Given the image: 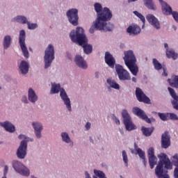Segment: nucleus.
Masks as SVG:
<instances>
[{"mask_svg":"<svg viewBox=\"0 0 178 178\" xmlns=\"http://www.w3.org/2000/svg\"><path fill=\"white\" fill-rule=\"evenodd\" d=\"M3 127L6 131H8V133H15V131L16 130L15 125H13L9 121L4 122V125Z\"/></svg>","mask_w":178,"mask_h":178,"instance_id":"25","label":"nucleus"},{"mask_svg":"<svg viewBox=\"0 0 178 178\" xmlns=\"http://www.w3.org/2000/svg\"><path fill=\"white\" fill-rule=\"evenodd\" d=\"M75 63L77 65V66H79V67H81V69H87L88 67L87 63L81 56H76Z\"/></svg>","mask_w":178,"mask_h":178,"instance_id":"20","label":"nucleus"},{"mask_svg":"<svg viewBox=\"0 0 178 178\" xmlns=\"http://www.w3.org/2000/svg\"><path fill=\"white\" fill-rule=\"evenodd\" d=\"M147 156L150 169H154V168H155V165H156V162H158V159L155 156V149H154V147H150L148 149Z\"/></svg>","mask_w":178,"mask_h":178,"instance_id":"13","label":"nucleus"},{"mask_svg":"<svg viewBox=\"0 0 178 178\" xmlns=\"http://www.w3.org/2000/svg\"><path fill=\"white\" fill-rule=\"evenodd\" d=\"M170 145V135H169V132L165 131L161 135V148H164V149H168V147Z\"/></svg>","mask_w":178,"mask_h":178,"instance_id":"16","label":"nucleus"},{"mask_svg":"<svg viewBox=\"0 0 178 178\" xmlns=\"http://www.w3.org/2000/svg\"><path fill=\"white\" fill-rule=\"evenodd\" d=\"M22 102H24V104H29V100H27V97L23 96L22 98Z\"/></svg>","mask_w":178,"mask_h":178,"instance_id":"44","label":"nucleus"},{"mask_svg":"<svg viewBox=\"0 0 178 178\" xmlns=\"http://www.w3.org/2000/svg\"><path fill=\"white\" fill-rule=\"evenodd\" d=\"M19 70L22 74H27L29 73V63L22 60L19 65Z\"/></svg>","mask_w":178,"mask_h":178,"instance_id":"24","label":"nucleus"},{"mask_svg":"<svg viewBox=\"0 0 178 178\" xmlns=\"http://www.w3.org/2000/svg\"><path fill=\"white\" fill-rule=\"evenodd\" d=\"M134 13L136 16H137V17L140 19L141 22H143V25L142 27L144 28L145 24V17H144L141 13H138V11H134Z\"/></svg>","mask_w":178,"mask_h":178,"instance_id":"37","label":"nucleus"},{"mask_svg":"<svg viewBox=\"0 0 178 178\" xmlns=\"http://www.w3.org/2000/svg\"><path fill=\"white\" fill-rule=\"evenodd\" d=\"M85 175H86V178H91V177L90 176V174L88 172H86Z\"/></svg>","mask_w":178,"mask_h":178,"instance_id":"50","label":"nucleus"},{"mask_svg":"<svg viewBox=\"0 0 178 178\" xmlns=\"http://www.w3.org/2000/svg\"><path fill=\"white\" fill-rule=\"evenodd\" d=\"M85 127H86V130H90V129L91 128V123L87 122Z\"/></svg>","mask_w":178,"mask_h":178,"instance_id":"47","label":"nucleus"},{"mask_svg":"<svg viewBox=\"0 0 178 178\" xmlns=\"http://www.w3.org/2000/svg\"><path fill=\"white\" fill-rule=\"evenodd\" d=\"M136 97L139 102H144V104H151V99L143 92L140 88L136 89Z\"/></svg>","mask_w":178,"mask_h":178,"instance_id":"14","label":"nucleus"},{"mask_svg":"<svg viewBox=\"0 0 178 178\" xmlns=\"http://www.w3.org/2000/svg\"><path fill=\"white\" fill-rule=\"evenodd\" d=\"M27 155V142L26 140L21 141L20 145L17 150V156L19 159H24Z\"/></svg>","mask_w":178,"mask_h":178,"instance_id":"12","label":"nucleus"},{"mask_svg":"<svg viewBox=\"0 0 178 178\" xmlns=\"http://www.w3.org/2000/svg\"><path fill=\"white\" fill-rule=\"evenodd\" d=\"M114 121L116 123V124H120V120H119V119H118V118L115 117L114 118Z\"/></svg>","mask_w":178,"mask_h":178,"instance_id":"48","label":"nucleus"},{"mask_svg":"<svg viewBox=\"0 0 178 178\" xmlns=\"http://www.w3.org/2000/svg\"><path fill=\"white\" fill-rule=\"evenodd\" d=\"M124 60L126 66L134 76H137L138 73V66L136 64L137 60L136 59V56H134V52L131 50H129L124 51Z\"/></svg>","mask_w":178,"mask_h":178,"instance_id":"4","label":"nucleus"},{"mask_svg":"<svg viewBox=\"0 0 178 178\" xmlns=\"http://www.w3.org/2000/svg\"><path fill=\"white\" fill-rule=\"evenodd\" d=\"M112 19V12L109 8L105 7L101 14H99L95 22L90 27L89 33L94 34L95 30H99V31H112L113 29V24L111 23H106V22Z\"/></svg>","mask_w":178,"mask_h":178,"instance_id":"2","label":"nucleus"},{"mask_svg":"<svg viewBox=\"0 0 178 178\" xmlns=\"http://www.w3.org/2000/svg\"><path fill=\"white\" fill-rule=\"evenodd\" d=\"M164 47L165 48L168 49L169 47V46L168 45V43H165L164 44Z\"/></svg>","mask_w":178,"mask_h":178,"instance_id":"53","label":"nucleus"},{"mask_svg":"<svg viewBox=\"0 0 178 178\" xmlns=\"http://www.w3.org/2000/svg\"><path fill=\"white\" fill-rule=\"evenodd\" d=\"M70 37L72 42H76L81 47H83L84 53L87 55L92 52V45L88 44V40L84 33V29L81 27H77L70 33Z\"/></svg>","mask_w":178,"mask_h":178,"instance_id":"3","label":"nucleus"},{"mask_svg":"<svg viewBox=\"0 0 178 178\" xmlns=\"http://www.w3.org/2000/svg\"><path fill=\"white\" fill-rule=\"evenodd\" d=\"M2 178H6V176H3Z\"/></svg>","mask_w":178,"mask_h":178,"instance_id":"58","label":"nucleus"},{"mask_svg":"<svg viewBox=\"0 0 178 178\" xmlns=\"http://www.w3.org/2000/svg\"><path fill=\"white\" fill-rule=\"evenodd\" d=\"M166 56L167 58L169 59L172 58L174 60H176V59L178 58V54L177 53H175L174 50H167L166 51Z\"/></svg>","mask_w":178,"mask_h":178,"instance_id":"30","label":"nucleus"},{"mask_svg":"<svg viewBox=\"0 0 178 178\" xmlns=\"http://www.w3.org/2000/svg\"><path fill=\"white\" fill-rule=\"evenodd\" d=\"M122 159L124 162V165L127 168L129 166V159L127 158V153L125 150L122 151Z\"/></svg>","mask_w":178,"mask_h":178,"instance_id":"39","label":"nucleus"},{"mask_svg":"<svg viewBox=\"0 0 178 178\" xmlns=\"http://www.w3.org/2000/svg\"><path fill=\"white\" fill-rule=\"evenodd\" d=\"M95 10L97 13V17L99 15H101L102 12H104V9L102 10V6L99 3H95Z\"/></svg>","mask_w":178,"mask_h":178,"instance_id":"35","label":"nucleus"},{"mask_svg":"<svg viewBox=\"0 0 178 178\" xmlns=\"http://www.w3.org/2000/svg\"><path fill=\"white\" fill-rule=\"evenodd\" d=\"M159 1L161 5V9H162L163 13L164 15H170V12H172V7L168 5V3H165L163 0H159Z\"/></svg>","mask_w":178,"mask_h":178,"instance_id":"22","label":"nucleus"},{"mask_svg":"<svg viewBox=\"0 0 178 178\" xmlns=\"http://www.w3.org/2000/svg\"><path fill=\"white\" fill-rule=\"evenodd\" d=\"M174 109H176V111H178V104L174 106Z\"/></svg>","mask_w":178,"mask_h":178,"instance_id":"54","label":"nucleus"},{"mask_svg":"<svg viewBox=\"0 0 178 178\" xmlns=\"http://www.w3.org/2000/svg\"><path fill=\"white\" fill-rule=\"evenodd\" d=\"M14 20H15L18 23H22V24H26L29 22L26 17L22 15L17 16L15 18H14Z\"/></svg>","mask_w":178,"mask_h":178,"instance_id":"33","label":"nucleus"},{"mask_svg":"<svg viewBox=\"0 0 178 178\" xmlns=\"http://www.w3.org/2000/svg\"><path fill=\"white\" fill-rule=\"evenodd\" d=\"M168 119H170V120H178V117L177 115L173 113H168Z\"/></svg>","mask_w":178,"mask_h":178,"instance_id":"43","label":"nucleus"},{"mask_svg":"<svg viewBox=\"0 0 178 178\" xmlns=\"http://www.w3.org/2000/svg\"><path fill=\"white\" fill-rule=\"evenodd\" d=\"M13 168L19 175L22 176H30V170L19 161L14 160L12 163Z\"/></svg>","mask_w":178,"mask_h":178,"instance_id":"7","label":"nucleus"},{"mask_svg":"<svg viewBox=\"0 0 178 178\" xmlns=\"http://www.w3.org/2000/svg\"><path fill=\"white\" fill-rule=\"evenodd\" d=\"M28 99L32 104H35L38 101V96L35 94V92L33 88H29L28 92Z\"/></svg>","mask_w":178,"mask_h":178,"instance_id":"21","label":"nucleus"},{"mask_svg":"<svg viewBox=\"0 0 178 178\" xmlns=\"http://www.w3.org/2000/svg\"><path fill=\"white\" fill-rule=\"evenodd\" d=\"M95 77L98 79L99 77V72H95Z\"/></svg>","mask_w":178,"mask_h":178,"instance_id":"52","label":"nucleus"},{"mask_svg":"<svg viewBox=\"0 0 178 178\" xmlns=\"http://www.w3.org/2000/svg\"><path fill=\"white\" fill-rule=\"evenodd\" d=\"M158 158L159 163L155 168V175L159 178H170L168 175V170H172L174 166H176L174 170V177L178 178V154L172 156V163L165 153H161Z\"/></svg>","mask_w":178,"mask_h":178,"instance_id":"1","label":"nucleus"},{"mask_svg":"<svg viewBox=\"0 0 178 178\" xmlns=\"http://www.w3.org/2000/svg\"><path fill=\"white\" fill-rule=\"evenodd\" d=\"M132 81H134V83H137V79L136 77H132Z\"/></svg>","mask_w":178,"mask_h":178,"instance_id":"51","label":"nucleus"},{"mask_svg":"<svg viewBox=\"0 0 178 178\" xmlns=\"http://www.w3.org/2000/svg\"><path fill=\"white\" fill-rule=\"evenodd\" d=\"M146 19L147 22L154 27V29H156L157 30L161 29V24H159V21L156 17H155V16L153 15H147Z\"/></svg>","mask_w":178,"mask_h":178,"instance_id":"18","label":"nucleus"},{"mask_svg":"<svg viewBox=\"0 0 178 178\" xmlns=\"http://www.w3.org/2000/svg\"><path fill=\"white\" fill-rule=\"evenodd\" d=\"M90 141H91L92 143H94V140H92V139H90Z\"/></svg>","mask_w":178,"mask_h":178,"instance_id":"57","label":"nucleus"},{"mask_svg":"<svg viewBox=\"0 0 178 178\" xmlns=\"http://www.w3.org/2000/svg\"><path fill=\"white\" fill-rule=\"evenodd\" d=\"M44 69H48L52 63V60L55 59V49L54 45L49 44L44 51Z\"/></svg>","mask_w":178,"mask_h":178,"instance_id":"6","label":"nucleus"},{"mask_svg":"<svg viewBox=\"0 0 178 178\" xmlns=\"http://www.w3.org/2000/svg\"><path fill=\"white\" fill-rule=\"evenodd\" d=\"M163 72L162 74L163 76H165V77H166L168 76V72H166V67H163Z\"/></svg>","mask_w":178,"mask_h":178,"instance_id":"46","label":"nucleus"},{"mask_svg":"<svg viewBox=\"0 0 178 178\" xmlns=\"http://www.w3.org/2000/svg\"><path fill=\"white\" fill-rule=\"evenodd\" d=\"M26 24L28 26L29 30H34L38 27V25L37 24H30L29 22H26Z\"/></svg>","mask_w":178,"mask_h":178,"instance_id":"42","label":"nucleus"},{"mask_svg":"<svg viewBox=\"0 0 178 178\" xmlns=\"http://www.w3.org/2000/svg\"><path fill=\"white\" fill-rule=\"evenodd\" d=\"M153 66L155 70H161L164 67L162 66V64H161L160 62L156 60V58H153Z\"/></svg>","mask_w":178,"mask_h":178,"instance_id":"34","label":"nucleus"},{"mask_svg":"<svg viewBox=\"0 0 178 178\" xmlns=\"http://www.w3.org/2000/svg\"><path fill=\"white\" fill-rule=\"evenodd\" d=\"M141 130L143 136H145V137H149L154 133V127H142Z\"/></svg>","mask_w":178,"mask_h":178,"instance_id":"28","label":"nucleus"},{"mask_svg":"<svg viewBox=\"0 0 178 178\" xmlns=\"http://www.w3.org/2000/svg\"><path fill=\"white\" fill-rule=\"evenodd\" d=\"M19 42L24 56L25 58H29L30 56L29 54L27 47H26V31H24V30H22L19 32Z\"/></svg>","mask_w":178,"mask_h":178,"instance_id":"10","label":"nucleus"},{"mask_svg":"<svg viewBox=\"0 0 178 178\" xmlns=\"http://www.w3.org/2000/svg\"><path fill=\"white\" fill-rule=\"evenodd\" d=\"M60 92V97L63 99L66 108L68 111H72V104H70V99L67 97V94L65 91V89H60V84H53L51 90V94H58Z\"/></svg>","mask_w":178,"mask_h":178,"instance_id":"5","label":"nucleus"},{"mask_svg":"<svg viewBox=\"0 0 178 178\" xmlns=\"http://www.w3.org/2000/svg\"><path fill=\"white\" fill-rule=\"evenodd\" d=\"M122 116L123 118V122L126 130L128 131H131V130H136V129H137V127H136V125H134L133 123V121H131V117H130V115L127 110L122 111Z\"/></svg>","mask_w":178,"mask_h":178,"instance_id":"8","label":"nucleus"},{"mask_svg":"<svg viewBox=\"0 0 178 178\" xmlns=\"http://www.w3.org/2000/svg\"><path fill=\"white\" fill-rule=\"evenodd\" d=\"M136 1L137 0H128V2L130 3V2H136Z\"/></svg>","mask_w":178,"mask_h":178,"instance_id":"56","label":"nucleus"},{"mask_svg":"<svg viewBox=\"0 0 178 178\" xmlns=\"http://www.w3.org/2000/svg\"><path fill=\"white\" fill-rule=\"evenodd\" d=\"M107 83L111 87V88H114L115 90H120V86L115 81V80L107 79Z\"/></svg>","mask_w":178,"mask_h":178,"instance_id":"32","label":"nucleus"},{"mask_svg":"<svg viewBox=\"0 0 178 178\" xmlns=\"http://www.w3.org/2000/svg\"><path fill=\"white\" fill-rule=\"evenodd\" d=\"M165 15H172L173 18H174V19H175V21L177 22V23H178V13L177 12H176V11L173 12L172 8H171L170 13V14H165Z\"/></svg>","mask_w":178,"mask_h":178,"instance_id":"41","label":"nucleus"},{"mask_svg":"<svg viewBox=\"0 0 178 178\" xmlns=\"http://www.w3.org/2000/svg\"><path fill=\"white\" fill-rule=\"evenodd\" d=\"M127 31L129 33V34H134V35H137V34H140L141 28H140L138 25L129 26L127 28Z\"/></svg>","mask_w":178,"mask_h":178,"instance_id":"23","label":"nucleus"},{"mask_svg":"<svg viewBox=\"0 0 178 178\" xmlns=\"http://www.w3.org/2000/svg\"><path fill=\"white\" fill-rule=\"evenodd\" d=\"M12 42V38L10 35H6L3 39V48L4 49H8L10 47V43Z\"/></svg>","mask_w":178,"mask_h":178,"instance_id":"29","label":"nucleus"},{"mask_svg":"<svg viewBox=\"0 0 178 178\" xmlns=\"http://www.w3.org/2000/svg\"><path fill=\"white\" fill-rule=\"evenodd\" d=\"M132 112L134 115H136V116H138V118L142 119L143 120H145L147 123H151V119L148 118V116L147 114H145V112L141 108L138 107H134L132 110Z\"/></svg>","mask_w":178,"mask_h":178,"instance_id":"15","label":"nucleus"},{"mask_svg":"<svg viewBox=\"0 0 178 178\" xmlns=\"http://www.w3.org/2000/svg\"><path fill=\"white\" fill-rule=\"evenodd\" d=\"M8 170H9V167H8V165H5L4 170H3L4 176H6V175L8 174Z\"/></svg>","mask_w":178,"mask_h":178,"instance_id":"45","label":"nucleus"},{"mask_svg":"<svg viewBox=\"0 0 178 178\" xmlns=\"http://www.w3.org/2000/svg\"><path fill=\"white\" fill-rule=\"evenodd\" d=\"M61 137H62L63 141H64V143H67V144H68V143H70V137H69V134H67V133L63 132L61 134Z\"/></svg>","mask_w":178,"mask_h":178,"instance_id":"38","label":"nucleus"},{"mask_svg":"<svg viewBox=\"0 0 178 178\" xmlns=\"http://www.w3.org/2000/svg\"><path fill=\"white\" fill-rule=\"evenodd\" d=\"M136 151L137 154L139 155V157L143 160V163L145 168H147V159H145V152L143 151L140 148H136Z\"/></svg>","mask_w":178,"mask_h":178,"instance_id":"27","label":"nucleus"},{"mask_svg":"<svg viewBox=\"0 0 178 178\" xmlns=\"http://www.w3.org/2000/svg\"><path fill=\"white\" fill-rule=\"evenodd\" d=\"M158 116L161 120H163V122L169 120V113H158Z\"/></svg>","mask_w":178,"mask_h":178,"instance_id":"36","label":"nucleus"},{"mask_svg":"<svg viewBox=\"0 0 178 178\" xmlns=\"http://www.w3.org/2000/svg\"><path fill=\"white\" fill-rule=\"evenodd\" d=\"M144 5L150 10H156V6L153 0H143Z\"/></svg>","mask_w":178,"mask_h":178,"instance_id":"26","label":"nucleus"},{"mask_svg":"<svg viewBox=\"0 0 178 178\" xmlns=\"http://www.w3.org/2000/svg\"><path fill=\"white\" fill-rule=\"evenodd\" d=\"M4 124H5V122H0V126H1V127H3Z\"/></svg>","mask_w":178,"mask_h":178,"instance_id":"55","label":"nucleus"},{"mask_svg":"<svg viewBox=\"0 0 178 178\" xmlns=\"http://www.w3.org/2000/svg\"><path fill=\"white\" fill-rule=\"evenodd\" d=\"M168 83L171 87L178 88V76H174L173 79H168Z\"/></svg>","mask_w":178,"mask_h":178,"instance_id":"31","label":"nucleus"},{"mask_svg":"<svg viewBox=\"0 0 178 178\" xmlns=\"http://www.w3.org/2000/svg\"><path fill=\"white\" fill-rule=\"evenodd\" d=\"M32 126L35 130V134L37 138H41V131H42V124L40 122H33Z\"/></svg>","mask_w":178,"mask_h":178,"instance_id":"19","label":"nucleus"},{"mask_svg":"<svg viewBox=\"0 0 178 178\" xmlns=\"http://www.w3.org/2000/svg\"><path fill=\"white\" fill-rule=\"evenodd\" d=\"M68 21L72 26L79 25V10L76 8L69 10L67 13Z\"/></svg>","mask_w":178,"mask_h":178,"instance_id":"9","label":"nucleus"},{"mask_svg":"<svg viewBox=\"0 0 178 178\" xmlns=\"http://www.w3.org/2000/svg\"><path fill=\"white\" fill-rule=\"evenodd\" d=\"M94 173H95V175H96L97 176V177L106 178L105 177V173H104V172H102V171L95 170Z\"/></svg>","mask_w":178,"mask_h":178,"instance_id":"40","label":"nucleus"},{"mask_svg":"<svg viewBox=\"0 0 178 178\" xmlns=\"http://www.w3.org/2000/svg\"><path fill=\"white\" fill-rule=\"evenodd\" d=\"M115 72L120 80H122L123 81L126 80H131V76H130V73H129L127 70H124V68H123V66L120 65H116Z\"/></svg>","mask_w":178,"mask_h":178,"instance_id":"11","label":"nucleus"},{"mask_svg":"<svg viewBox=\"0 0 178 178\" xmlns=\"http://www.w3.org/2000/svg\"><path fill=\"white\" fill-rule=\"evenodd\" d=\"M18 138H19V140H23V138L26 139V136L24 135H19Z\"/></svg>","mask_w":178,"mask_h":178,"instance_id":"49","label":"nucleus"},{"mask_svg":"<svg viewBox=\"0 0 178 178\" xmlns=\"http://www.w3.org/2000/svg\"><path fill=\"white\" fill-rule=\"evenodd\" d=\"M105 63L109 67H111V69H113L115 67V65H116V60H115V58H113V56L108 51H106L105 53Z\"/></svg>","mask_w":178,"mask_h":178,"instance_id":"17","label":"nucleus"}]
</instances>
